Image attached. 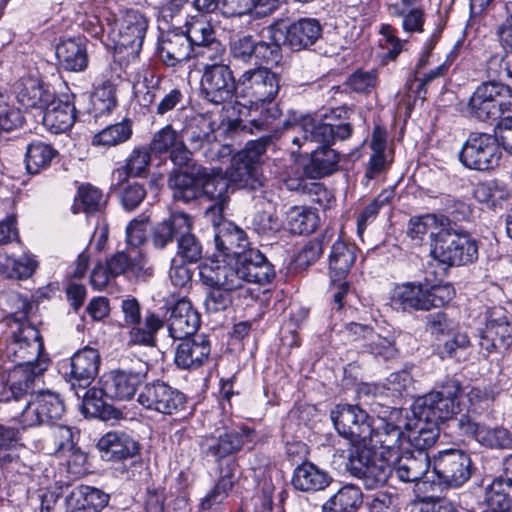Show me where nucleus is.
<instances>
[{
    "label": "nucleus",
    "mask_w": 512,
    "mask_h": 512,
    "mask_svg": "<svg viewBox=\"0 0 512 512\" xmlns=\"http://www.w3.org/2000/svg\"><path fill=\"white\" fill-rule=\"evenodd\" d=\"M219 255L205 260L199 267L203 283L220 285L227 290H238L245 282L268 284L275 276L273 266L257 249L245 248L244 231L236 227L224 234L215 233Z\"/></svg>",
    "instance_id": "obj_1"
},
{
    "label": "nucleus",
    "mask_w": 512,
    "mask_h": 512,
    "mask_svg": "<svg viewBox=\"0 0 512 512\" xmlns=\"http://www.w3.org/2000/svg\"><path fill=\"white\" fill-rule=\"evenodd\" d=\"M15 367L10 370L6 383H0V402L19 400L42 381L50 359L44 353V344L39 330L29 324H20L13 332L7 347Z\"/></svg>",
    "instance_id": "obj_2"
},
{
    "label": "nucleus",
    "mask_w": 512,
    "mask_h": 512,
    "mask_svg": "<svg viewBox=\"0 0 512 512\" xmlns=\"http://www.w3.org/2000/svg\"><path fill=\"white\" fill-rule=\"evenodd\" d=\"M330 418L339 435L352 441L383 443L395 448L401 441L400 424H393L384 418H374L358 405L339 404L330 412Z\"/></svg>",
    "instance_id": "obj_3"
},
{
    "label": "nucleus",
    "mask_w": 512,
    "mask_h": 512,
    "mask_svg": "<svg viewBox=\"0 0 512 512\" xmlns=\"http://www.w3.org/2000/svg\"><path fill=\"white\" fill-rule=\"evenodd\" d=\"M279 89V75L266 67L250 68L238 77V98L246 100L251 111L260 110V117L251 120L256 130L269 129L280 117L281 110L274 103Z\"/></svg>",
    "instance_id": "obj_4"
},
{
    "label": "nucleus",
    "mask_w": 512,
    "mask_h": 512,
    "mask_svg": "<svg viewBox=\"0 0 512 512\" xmlns=\"http://www.w3.org/2000/svg\"><path fill=\"white\" fill-rule=\"evenodd\" d=\"M403 441V430L401 429V441ZM346 464L351 475L361 479L368 489H374L385 484L391 475V465L386 460L387 454L395 448H388L383 443H376L372 440L352 441Z\"/></svg>",
    "instance_id": "obj_5"
},
{
    "label": "nucleus",
    "mask_w": 512,
    "mask_h": 512,
    "mask_svg": "<svg viewBox=\"0 0 512 512\" xmlns=\"http://www.w3.org/2000/svg\"><path fill=\"white\" fill-rule=\"evenodd\" d=\"M455 296L454 287L449 284L429 285L407 282L397 285L391 296L392 306L401 310H429L445 305Z\"/></svg>",
    "instance_id": "obj_6"
},
{
    "label": "nucleus",
    "mask_w": 512,
    "mask_h": 512,
    "mask_svg": "<svg viewBox=\"0 0 512 512\" xmlns=\"http://www.w3.org/2000/svg\"><path fill=\"white\" fill-rule=\"evenodd\" d=\"M461 385L450 379L438 391H432L417 400L413 414L415 417L439 424L450 420L462 411Z\"/></svg>",
    "instance_id": "obj_7"
},
{
    "label": "nucleus",
    "mask_w": 512,
    "mask_h": 512,
    "mask_svg": "<svg viewBox=\"0 0 512 512\" xmlns=\"http://www.w3.org/2000/svg\"><path fill=\"white\" fill-rule=\"evenodd\" d=\"M433 258L448 266H461L478 258L476 240L462 229L442 228L431 250Z\"/></svg>",
    "instance_id": "obj_8"
},
{
    "label": "nucleus",
    "mask_w": 512,
    "mask_h": 512,
    "mask_svg": "<svg viewBox=\"0 0 512 512\" xmlns=\"http://www.w3.org/2000/svg\"><path fill=\"white\" fill-rule=\"evenodd\" d=\"M269 139L260 138L249 141L245 148L232 159L228 173L230 183L240 189L256 191L263 186V177L259 172L258 163L265 153Z\"/></svg>",
    "instance_id": "obj_9"
},
{
    "label": "nucleus",
    "mask_w": 512,
    "mask_h": 512,
    "mask_svg": "<svg viewBox=\"0 0 512 512\" xmlns=\"http://www.w3.org/2000/svg\"><path fill=\"white\" fill-rule=\"evenodd\" d=\"M501 156L498 139L488 133H471L459 152L460 162L466 168L477 171L495 168Z\"/></svg>",
    "instance_id": "obj_10"
},
{
    "label": "nucleus",
    "mask_w": 512,
    "mask_h": 512,
    "mask_svg": "<svg viewBox=\"0 0 512 512\" xmlns=\"http://www.w3.org/2000/svg\"><path fill=\"white\" fill-rule=\"evenodd\" d=\"M293 131L297 135L292 138V143L302 147L309 144L331 146L336 139H348L353 129L348 123L332 125L321 122L311 115H305L293 125Z\"/></svg>",
    "instance_id": "obj_11"
},
{
    "label": "nucleus",
    "mask_w": 512,
    "mask_h": 512,
    "mask_svg": "<svg viewBox=\"0 0 512 512\" xmlns=\"http://www.w3.org/2000/svg\"><path fill=\"white\" fill-rule=\"evenodd\" d=\"M471 459L459 449H446L433 456V474L440 485L461 487L471 477Z\"/></svg>",
    "instance_id": "obj_12"
},
{
    "label": "nucleus",
    "mask_w": 512,
    "mask_h": 512,
    "mask_svg": "<svg viewBox=\"0 0 512 512\" xmlns=\"http://www.w3.org/2000/svg\"><path fill=\"white\" fill-rule=\"evenodd\" d=\"M34 388L26 394H30V400L19 416V422L24 428L52 423L60 419L65 411L64 403L57 393L50 390L34 393Z\"/></svg>",
    "instance_id": "obj_13"
},
{
    "label": "nucleus",
    "mask_w": 512,
    "mask_h": 512,
    "mask_svg": "<svg viewBox=\"0 0 512 512\" xmlns=\"http://www.w3.org/2000/svg\"><path fill=\"white\" fill-rule=\"evenodd\" d=\"M137 402L149 411L173 415L184 410L187 399L178 389L157 380L143 387Z\"/></svg>",
    "instance_id": "obj_14"
},
{
    "label": "nucleus",
    "mask_w": 512,
    "mask_h": 512,
    "mask_svg": "<svg viewBox=\"0 0 512 512\" xmlns=\"http://www.w3.org/2000/svg\"><path fill=\"white\" fill-rule=\"evenodd\" d=\"M510 95V85L497 81H486L480 84L471 95L467 110L468 113L480 120L487 121L496 117L499 110L510 111V103H497L498 96Z\"/></svg>",
    "instance_id": "obj_15"
},
{
    "label": "nucleus",
    "mask_w": 512,
    "mask_h": 512,
    "mask_svg": "<svg viewBox=\"0 0 512 512\" xmlns=\"http://www.w3.org/2000/svg\"><path fill=\"white\" fill-rule=\"evenodd\" d=\"M200 92L207 102L225 105L230 103L234 96L238 98V79L235 80L229 66H217L204 70L200 82Z\"/></svg>",
    "instance_id": "obj_16"
},
{
    "label": "nucleus",
    "mask_w": 512,
    "mask_h": 512,
    "mask_svg": "<svg viewBox=\"0 0 512 512\" xmlns=\"http://www.w3.org/2000/svg\"><path fill=\"white\" fill-rule=\"evenodd\" d=\"M255 431L242 427L239 431L217 429L214 434L205 435L200 441L201 452L219 461L238 452L244 445L254 442Z\"/></svg>",
    "instance_id": "obj_17"
},
{
    "label": "nucleus",
    "mask_w": 512,
    "mask_h": 512,
    "mask_svg": "<svg viewBox=\"0 0 512 512\" xmlns=\"http://www.w3.org/2000/svg\"><path fill=\"white\" fill-rule=\"evenodd\" d=\"M149 150L158 157L168 156L176 166H185L192 159V153L187 148L182 133L171 124L157 130L149 143Z\"/></svg>",
    "instance_id": "obj_18"
},
{
    "label": "nucleus",
    "mask_w": 512,
    "mask_h": 512,
    "mask_svg": "<svg viewBox=\"0 0 512 512\" xmlns=\"http://www.w3.org/2000/svg\"><path fill=\"white\" fill-rule=\"evenodd\" d=\"M269 33L271 40L284 42V45L298 51L313 45L321 36L322 28L316 19L303 18L293 22L285 29L271 26Z\"/></svg>",
    "instance_id": "obj_19"
},
{
    "label": "nucleus",
    "mask_w": 512,
    "mask_h": 512,
    "mask_svg": "<svg viewBox=\"0 0 512 512\" xmlns=\"http://www.w3.org/2000/svg\"><path fill=\"white\" fill-rule=\"evenodd\" d=\"M148 367L142 364L139 369L113 370L102 376L100 383L104 385L106 398L114 400H130L139 386L147 378Z\"/></svg>",
    "instance_id": "obj_20"
},
{
    "label": "nucleus",
    "mask_w": 512,
    "mask_h": 512,
    "mask_svg": "<svg viewBox=\"0 0 512 512\" xmlns=\"http://www.w3.org/2000/svg\"><path fill=\"white\" fill-rule=\"evenodd\" d=\"M405 438L401 445L396 451H391L387 454L386 460H389L391 465V473L394 471L399 480L403 482H416L425 476L432 461L426 451H406L404 454H400L401 449L404 447Z\"/></svg>",
    "instance_id": "obj_21"
},
{
    "label": "nucleus",
    "mask_w": 512,
    "mask_h": 512,
    "mask_svg": "<svg viewBox=\"0 0 512 512\" xmlns=\"http://www.w3.org/2000/svg\"><path fill=\"white\" fill-rule=\"evenodd\" d=\"M100 354L98 350L85 347L77 351L69 361V371L65 372L67 380L75 394L80 398L79 390L87 389L98 374Z\"/></svg>",
    "instance_id": "obj_22"
},
{
    "label": "nucleus",
    "mask_w": 512,
    "mask_h": 512,
    "mask_svg": "<svg viewBox=\"0 0 512 512\" xmlns=\"http://www.w3.org/2000/svg\"><path fill=\"white\" fill-rule=\"evenodd\" d=\"M148 27L146 17L137 10L125 11L114 23L112 32L116 34V45L131 48L132 52H139Z\"/></svg>",
    "instance_id": "obj_23"
},
{
    "label": "nucleus",
    "mask_w": 512,
    "mask_h": 512,
    "mask_svg": "<svg viewBox=\"0 0 512 512\" xmlns=\"http://www.w3.org/2000/svg\"><path fill=\"white\" fill-rule=\"evenodd\" d=\"M193 51L181 27L172 26L158 38L157 53L166 66L175 67L186 62Z\"/></svg>",
    "instance_id": "obj_24"
},
{
    "label": "nucleus",
    "mask_w": 512,
    "mask_h": 512,
    "mask_svg": "<svg viewBox=\"0 0 512 512\" xmlns=\"http://www.w3.org/2000/svg\"><path fill=\"white\" fill-rule=\"evenodd\" d=\"M75 99L74 94H62L57 99H51L43 108L42 121L47 130L59 134L73 126L77 118Z\"/></svg>",
    "instance_id": "obj_25"
},
{
    "label": "nucleus",
    "mask_w": 512,
    "mask_h": 512,
    "mask_svg": "<svg viewBox=\"0 0 512 512\" xmlns=\"http://www.w3.org/2000/svg\"><path fill=\"white\" fill-rule=\"evenodd\" d=\"M200 325V317L191 303L182 298L177 300L171 309L168 330L172 338L183 340L195 336Z\"/></svg>",
    "instance_id": "obj_26"
},
{
    "label": "nucleus",
    "mask_w": 512,
    "mask_h": 512,
    "mask_svg": "<svg viewBox=\"0 0 512 512\" xmlns=\"http://www.w3.org/2000/svg\"><path fill=\"white\" fill-rule=\"evenodd\" d=\"M60 67L70 72H82L88 66L87 40L72 37L61 40L55 49Z\"/></svg>",
    "instance_id": "obj_27"
},
{
    "label": "nucleus",
    "mask_w": 512,
    "mask_h": 512,
    "mask_svg": "<svg viewBox=\"0 0 512 512\" xmlns=\"http://www.w3.org/2000/svg\"><path fill=\"white\" fill-rule=\"evenodd\" d=\"M192 218L181 211L172 212L169 217L158 222L151 230V241L155 248L163 249L179 238L180 233L192 230Z\"/></svg>",
    "instance_id": "obj_28"
},
{
    "label": "nucleus",
    "mask_w": 512,
    "mask_h": 512,
    "mask_svg": "<svg viewBox=\"0 0 512 512\" xmlns=\"http://www.w3.org/2000/svg\"><path fill=\"white\" fill-rule=\"evenodd\" d=\"M313 145L297 146L298 149H303V153L311 154L310 162L305 166L306 177L319 179L337 171L340 160L338 152L331 149V146L316 144V148H313Z\"/></svg>",
    "instance_id": "obj_29"
},
{
    "label": "nucleus",
    "mask_w": 512,
    "mask_h": 512,
    "mask_svg": "<svg viewBox=\"0 0 512 512\" xmlns=\"http://www.w3.org/2000/svg\"><path fill=\"white\" fill-rule=\"evenodd\" d=\"M97 447L105 461H122L134 457L138 443L123 432H108L98 441Z\"/></svg>",
    "instance_id": "obj_30"
},
{
    "label": "nucleus",
    "mask_w": 512,
    "mask_h": 512,
    "mask_svg": "<svg viewBox=\"0 0 512 512\" xmlns=\"http://www.w3.org/2000/svg\"><path fill=\"white\" fill-rule=\"evenodd\" d=\"M210 344L204 335L181 340L176 348L175 363L183 369H195L204 364L210 355Z\"/></svg>",
    "instance_id": "obj_31"
},
{
    "label": "nucleus",
    "mask_w": 512,
    "mask_h": 512,
    "mask_svg": "<svg viewBox=\"0 0 512 512\" xmlns=\"http://www.w3.org/2000/svg\"><path fill=\"white\" fill-rule=\"evenodd\" d=\"M109 501V496L98 488L80 485L66 497L65 512H99Z\"/></svg>",
    "instance_id": "obj_32"
},
{
    "label": "nucleus",
    "mask_w": 512,
    "mask_h": 512,
    "mask_svg": "<svg viewBox=\"0 0 512 512\" xmlns=\"http://www.w3.org/2000/svg\"><path fill=\"white\" fill-rule=\"evenodd\" d=\"M105 263L114 278L119 275L136 278H147L152 275V269L147 267L145 257L139 252L131 255L120 251L108 258Z\"/></svg>",
    "instance_id": "obj_33"
},
{
    "label": "nucleus",
    "mask_w": 512,
    "mask_h": 512,
    "mask_svg": "<svg viewBox=\"0 0 512 512\" xmlns=\"http://www.w3.org/2000/svg\"><path fill=\"white\" fill-rule=\"evenodd\" d=\"M229 182V179L220 175L211 176L204 180L201 179V194L215 202L206 209L205 213V216L214 226L219 224L221 214L224 210Z\"/></svg>",
    "instance_id": "obj_34"
},
{
    "label": "nucleus",
    "mask_w": 512,
    "mask_h": 512,
    "mask_svg": "<svg viewBox=\"0 0 512 512\" xmlns=\"http://www.w3.org/2000/svg\"><path fill=\"white\" fill-rule=\"evenodd\" d=\"M291 482L296 490L317 492L328 487L332 478L312 462H303L294 469Z\"/></svg>",
    "instance_id": "obj_35"
},
{
    "label": "nucleus",
    "mask_w": 512,
    "mask_h": 512,
    "mask_svg": "<svg viewBox=\"0 0 512 512\" xmlns=\"http://www.w3.org/2000/svg\"><path fill=\"white\" fill-rule=\"evenodd\" d=\"M357 257V247L342 239L336 240L329 254V276L332 281L343 280Z\"/></svg>",
    "instance_id": "obj_36"
},
{
    "label": "nucleus",
    "mask_w": 512,
    "mask_h": 512,
    "mask_svg": "<svg viewBox=\"0 0 512 512\" xmlns=\"http://www.w3.org/2000/svg\"><path fill=\"white\" fill-rule=\"evenodd\" d=\"M109 69L113 74L109 77L104 75L106 79L96 88L92 98V106L96 115L110 113L117 105L116 99V81L120 79V65L113 62L109 65Z\"/></svg>",
    "instance_id": "obj_37"
},
{
    "label": "nucleus",
    "mask_w": 512,
    "mask_h": 512,
    "mask_svg": "<svg viewBox=\"0 0 512 512\" xmlns=\"http://www.w3.org/2000/svg\"><path fill=\"white\" fill-rule=\"evenodd\" d=\"M416 418L417 420L413 426L411 423L406 424L404 446H412L415 448V451H425L435 444L439 436L438 424L420 419L419 417Z\"/></svg>",
    "instance_id": "obj_38"
},
{
    "label": "nucleus",
    "mask_w": 512,
    "mask_h": 512,
    "mask_svg": "<svg viewBox=\"0 0 512 512\" xmlns=\"http://www.w3.org/2000/svg\"><path fill=\"white\" fill-rule=\"evenodd\" d=\"M16 98L25 108L43 109L53 98V93L44 88L37 79L29 77L19 82Z\"/></svg>",
    "instance_id": "obj_39"
},
{
    "label": "nucleus",
    "mask_w": 512,
    "mask_h": 512,
    "mask_svg": "<svg viewBox=\"0 0 512 512\" xmlns=\"http://www.w3.org/2000/svg\"><path fill=\"white\" fill-rule=\"evenodd\" d=\"M220 14L223 17H242L255 15L257 17L270 14L274 5H269V0H219Z\"/></svg>",
    "instance_id": "obj_40"
},
{
    "label": "nucleus",
    "mask_w": 512,
    "mask_h": 512,
    "mask_svg": "<svg viewBox=\"0 0 512 512\" xmlns=\"http://www.w3.org/2000/svg\"><path fill=\"white\" fill-rule=\"evenodd\" d=\"M286 225L293 234H309L319 225L316 209L307 206H292L286 212Z\"/></svg>",
    "instance_id": "obj_41"
},
{
    "label": "nucleus",
    "mask_w": 512,
    "mask_h": 512,
    "mask_svg": "<svg viewBox=\"0 0 512 512\" xmlns=\"http://www.w3.org/2000/svg\"><path fill=\"white\" fill-rule=\"evenodd\" d=\"M363 501V495L359 487L347 484L342 486L324 504L325 512H354Z\"/></svg>",
    "instance_id": "obj_42"
},
{
    "label": "nucleus",
    "mask_w": 512,
    "mask_h": 512,
    "mask_svg": "<svg viewBox=\"0 0 512 512\" xmlns=\"http://www.w3.org/2000/svg\"><path fill=\"white\" fill-rule=\"evenodd\" d=\"M485 502L489 509L511 511L512 480L496 477L485 488Z\"/></svg>",
    "instance_id": "obj_43"
},
{
    "label": "nucleus",
    "mask_w": 512,
    "mask_h": 512,
    "mask_svg": "<svg viewBox=\"0 0 512 512\" xmlns=\"http://www.w3.org/2000/svg\"><path fill=\"white\" fill-rule=\"evenodd\" d=\"M132 136L131 121H123L109 125L96 133L91 140V145L101 149H109L122 144Z\"/></svg>",
    "instance_id": "obj_44"
},
{
    "label": "nucleus",
    "mask_w": 512,
    "mask_h": 512,
    "mask_svg": "<svg viewBox=\"0 0 512 512\" xmlns=\"http://www.w3.org/2000/svg\"><path fill=\"white\" fill-rule=\"evenodd\" d=\"M55 155L56 150L51 145L38 140L31 142L27 146L25 154L27 172L37 174L48 168Z\"/></svg>",
    "instance_id": "obj_45"
},
{
    "label": "nucleus",
    "mask_w": 512,
    "mask_h": 512,
    "mask_svg": "<svg viewBox=\"0 0 512 512\" xmlns=\"http://www.w3.org/2000/svg\"><path fill=\"white\" fill-rule=\"evenodd\" d=\"M183 31L193 49L216 38L210 21L202 14L186 19Z\"/></svg>",
    "instance_id": "obj_46"
},
{
    "label": "nucleus",
    "mask_w": 512,
    "mask_h": 512,
    "mask_svg": "<svg viewBox=\"0 0 512 512\" xmlns=\"http://www.w3.org/2000/svg\"><path fill=\"white\" fill-rule=\"evenodd\" d=\"M305 176V168L301 170L297 165H293L283 174L282 182L290 191L316 196L324 194L327 196L328 192L323 184L318 182H307Z\"/></svg>",
    "instance_id": "obj_47"
},
{
    "label": "nucleus",
    "mask_w": 512,
    "mask_h": 512,
    "mask_svg": "<svg viewBox=\"0 0 512 512\" xmlns=\"http://www.w3.org/2000/svg\"><path fill=\"white\" fill-rule=\"evenodd\" d=\"M173 190V197L177 200L189 202L201 195V179L183 172H173L168 180Z\"/></svg>",
    "instance_id": "obj_48"
},
{
    "label": "nucleus",
    "mask_w": 512,
    "mask_h": 512,
    "mask_svg": "<svg viewBox=\"0 0 512 512\" xmlns=\"http://www.w3.org/2000/svg\"><path fill=\"white\" fill-rule=\"evenodd\" d=\"M442 222L434 214H425L412 217L407 225V236L415 242L421 244L426 235L433 237L435 241L437 233L442 229Z\"/></svg>",
    "instance_id": "obj_49"
},
{
    "label": "nucleus",
    "mask_w": 512,
    "mask_h": 512,
    "mask_svg": "<svg viewBox=\"0 0 512 512\" xmlns=\"http://www.w3.org/2000/svg\"><path fill=\"white\" fill-rule=\"evenodd\" d=\"M100 387L93 386L88 390L85 389L81 402V412L85 417L105 419L111 409L106 405L104 398L106 392L104 385L100 383Z\"/></svg>",
    "instance_id": "obj_50"
},
{
    "label": "nucleus",
    "mask_w": 512,
    "mask_h": 512,
    "mask_svg": "<svg viewBox=\"0 0 512 512\" xmlns=\"http://www.w3.org/2000/svg\"><path fill=\"white\" fill-rule=\"evenodd\" d=\"M38 267V261L30 252H24L19 257H7L5 262L0 266L7 276L15 279L30 278Z\"/></svg>",
    "instance_id": "obj_51"
},
{
    "label": "nucleus",
    "mask_w": 512,
    "mask_h": 512,
    "mask_svg": "<svg viewBox=\"0 0 512 512\" xmlns=\"http://www.w3.org/2000/svg\"><path fill=\"white\" fill-rule=\"evenodd\" d=\"M457 426L463 435L476 440L483 446L494 448V428L475 422L467 414L460 415L457 419Z\"/></svg>",
    "instance_id": "obj_52"
},
{
    "label": "nucleus",
    "mask_w": 512,
    "mask_h": 512,
    "mask_svg": "<svg viewBox=\"0 0 512 512\" xmlns=\"http://www.w3.org/2000/svg\"><path fill=\"white\" fill-rule=\"evenodd\" d=\"M491 55L486 61V75L488 81H497L502 83L505 79L512 76V50L505 49Z\"/></svg>",
    "instance_id": "obj_53"
},
{
    "label": "nucleus",
    "mask_w": 512,
    "mask_h": 512,
    "mask_svg": "<svg viewBox=\"0 0 512 512\" xmlns=\"http://www.w3.org/2000/svg\"><path fill=\"white\" fill-rule=\"evenodd\" d=\"M129 343L134 345H152L154 336L158 330L163 327V321L154 313L146 315L144 327L140 325H130Z\"/></svg>",
    "instance_id": "obj_54"
},
{
    "label": "nucleus",
    "mask_w": 512,
    "mask_h": 512,
    "mask_svg": "<svg viewBox=\"0 0 512 512\" xmlns=\"http://www.w3.org/2000/svg\"><path fill=\"white\" fill-rule=\"evenodd\" d=\"M19 431L16 428L0 424V468L17 462L19 455Z\"/></svg>",
    "instance_id": "obj_55"
},
{
    "label": "nucleus",
    "mask_w": 512,
    "mask_h": 512,
    "mask_svg": "<svg viewBox=\"0 0 512 512\" xmlns=\"http://www.w3.org/2000/svg\"><path fill=\"white\" fill-rule=\"evenodd\" d=\"M105 204L106 199L98 188L90 184L82 185L75 198L74 208H77V210H74V213H77L79 210L87 214L99 212Z\"/></svg>",
    "instance_id": "obj_56"
},
{
    "label": "nucleus",
    "mask_w": 512,
    "mask_h": 512,
    "mask_svg": "<svg viewBox=\"0 0 512 512\" xmlns=\"http://www.w3.org/2000/svg\"><path fill=\"white\" fill-rule=\"evenodd\" d=\"M486 325L488 336H494L499 345L507 348L512 344V323L508 321L504 310L493 312Z\"/></svg>",
    "instance_id": "obj_57"
},
{
    "label": "nucleus",
    "mask_w": 512,
    "mask_h": 512,
    "mask_svg": "<svg viewBox=\"0 0 512 512\" xmlns=\"http://www.w3.org/2000/svg\"><path fill=\"white\" fill-rule=\"evenodd\" d=\"M224 54L225 48L216 38L193 51V55L200 60L203 71L217 66H227L224 64Z\"/></svg>",
    "instance_id": "obj_58"
},
{
    "label": "nucleus",
    "mask_w": 512,
    "mask_h": 512,
    "mask_svg": "<svg viewBox=\"0 0 512 512\" xmlns=\"http://www.w3.org/2000/svg\"><path fill=\"white\" fill-rule=\"evenodd\" d=\"M473 195L475 199L489 207H496L507 197L504 187L496 180L480 182L476 185Z\"/></svg>",
    "instance_id": "obj_59"
},
{
    "label": "nucleus",
    "mask_w": 512,
    "mask_h": 512,
    "mask_svg": "<svg viewBox=\"0 0 512 512\" xmlns=\"http://www.w3.org/2000/svg\"><path fill=\"white\" fill-rule=\"evenodd\" d=\"M394 190L384 189L377 197L369 203L357 218V233L362 235L368 223L372 222L378 215L381 208L388 205L394 197Z\"/></svg>",
    "instance_id": "obj_60"
},
{
    "label": "nucleus",
    "mask_w": 512,
    "mask_h": 512,
    "mask_svg": "<svg viewBox=\"0 0 512 512\" xmlns=\"http://www.w3.org/2000/svg\"><path fill=\"white\" fill-rule=\"evenodd\" d=\"M163 86L160 84L159 78L151 76L150 79L144 78L143 82H139L134 86L135 96L139 104L143 107L155 106L159 100L160 91Z\"/></svg>",
    "instance_id": "obj_61"
},
{
    "label": "nucleus",
    "mask_w": 512,
    "mask_h": 512,
    "mask_svg": "<svg viewBox=\"0 0 512 512\" xmlns=\"http://www.w3.org/2000/svg\"><path fill=\"white\" fill-rule=\"evenodd\" d=\"M184 93L178 87L163 86L160 91L159 100L155 104L154 113L158 116H165L169 112L177 109L179 105L183 107Z\"/></svg>",
    "instance_id": "obj_62"
},
{
    "label": "nucleus",
    "mask_w": 512,
    "mask_h": 512,
    "mask_svg": "<svg viewBox=\"0 0 512 512\" xmlns=\"http://www.w3.org/2000/svg\"><path fill=\"white\" fill-rule=\"evenodd\" d=\"M380 45L387 49V58L394 60L404 50L407 40H402L397 36V29L390 24H381L379 28Z\"/></svg>",
    "instance_id": "obj_63"
},
{
    "label": "nucleus",
    "mask_w": 512,
    "mask_h": 512,
    "mask_svg": "<svg viewBox=\"0 0 512 512\" xmlns=\"http://www.w3.org/2000/svg\"><path fill=\"white\" fill-rule=\"evenodd\" d=\"M178 255L186 262L194 263L202 257V245L191 230L180 233L178 238Z\"/></svg>",
    "instance_id": "obj_64"
}]
</instances>
